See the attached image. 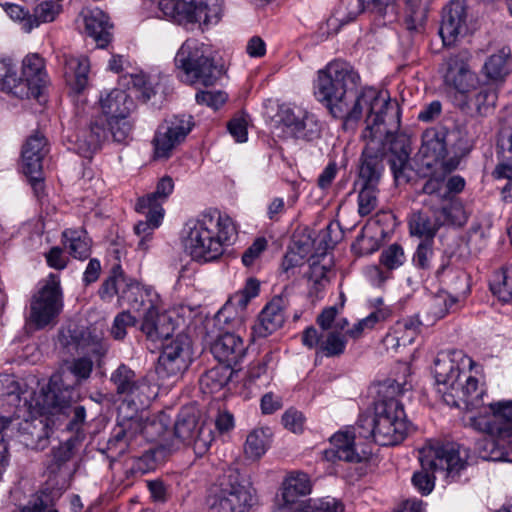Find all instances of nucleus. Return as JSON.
<instances>
[{
	"label": "nucleus",
	"mask_w": 512,
	"mask_h": 512,
	"mask_svg": "<svg viewBox=\"0 0 512 512\" xmlns=\"http://www.w3.org/2000/svg\"><path fill=\"white\" fill-rule=\"evenodd\" d=\"M314 94L329 114L341 121L345 132L355 133L365 115L361 139L381 132L397 133L400 129L398 104L387 93L361 87L358 71L346 61H331L318 71Z\"/></svg>",
	"instance_id": "f257e3e1"
},
{
	"label": "nucleus",
	"mask_w": 512,
	"mask_h": 512,
	"mask_svg": "<svg viewBox=\"0 0 512 512\" xmlns=\"http://www.w3.org/2000/svg\"><path fill=\"white\" fill-rule=\"evenodd\" d=\"M411 389V385L388 379L379 390L380 399L375 405L373 417H361L357 422L359 436L372 437L381 446H393L401 443L411 428L403 404L397 396Z\"/></svg>",
	"instance_id": "f03ea898"
},
{
	"label": "nucleus",
	"mask_w": 512,
	"mask_h": 512,
	"mask_svg": "<svg viewBox=\"0 0 512 512\" xmlns=\"http://www.w3.org/2000/svg\"><path fill=\"white\" fill-rule=\"evenodd\" d=\"M396 133H378L362 138L365 142L354 186H379L385 171L384 158L390 152L389 164L397 185L407 184L412 177L410 148Z\"/></svg>",
	"instance_id": "7ed1b4c3"
},
{
	"label": "nucleus",
	"mask_w": 512,
	"mask_h": 512,
	"mask_svg": "<svg viewBox=\"0 0 512 512\" xmlns=\"http://www.w3.org/2000/svg\"><path fill=\"white\" fill-rule=\"evenodd\" d=\"M186 227L185 249L199 263L218 260L237 235L233 220L217 210L202 213L188 221Z\"/></svg>",
	"instance_id": "20e7f679"
},
{
	"label": "nucleus",
	"mask_w": 512,
	"mask_h": 512,
	"mask_svg": "<svg viewBox=\"0 0 512 512\" xmlns=\"http://www.w3.org/2000/svg\"><path fill=\"white\" fill-rule=\"evenodd\" d=\"M458 357L468 362L471 367L473 361L466 358L461 352H441L434 360L433 373L438 385V392L442 394L443 401L454 407L463 403L468 409H476L482 405L484 390L479 388V381L472 375L460 370L456 363Z\"/></svg>",
	"instance_id": "39448f33"
},
{
	"label": "nucleus",
	"mask_w": 512,
	"mask_h": 512,
	"mask_svg": "<svg viewBox=\"0 0 512 512\" xmlns=\"http://www.w3.org/2000/svg\"><path fill=\"white\" fill-rule=\"evenodd\" d=\"M421 470L414 472L412 484L422 494L434 488V473L441 472L455 481L467 466L469 450L458 443L429 442L419 450Z\"/></svg>",
	"instance_id": "423d86ee"
},
{
	"label": "nucleus",
	"mask_w": 512,
	"mask_h": 512,
	"mask_svg": "<svg viewBox=\"0 0 512 512\" xmlns=\"http://www.w3.org/2000/svg\"><path fill=\"white\" fill-rule=\"evenodd\" d=\"M488 408L486 414L469 419L472 428L496 437L486 442L489 454L483 458L512 463V400L490 403Z\"/></svg>",
	"instance_id": "0eeeda50"
},
{
	"label": "nucleus",
	"mask_w": 512,
	"mask_h": 512,
	"mask_svg": "<svg viewBox=\"0 0 512 512\" xmlns=\"http://www.w3.org/2000/svg\"><path fill=\"white\" fill-rule=\"evenodd\" d=\"M175 64L190 84L212 86L222 73L210 56L209 47L196 39H187L181 45L175 56Z\"/></svg>",
	"instance_id": "6e6552de"
},
{
	"label": "nucleus",
	"mask_w": 512,
	"mask_h": 512,
	"mask_svg": "<svg viewBox=\"0 0 512 512\" xmlns=\"http://www.w3.org/2000/svg\"><path fill=\"white\" fill-rule=\"evenodd\" d=\"M253 500V494L239 472L230 469L211 487L208 504L212 512H247Z\"/></svg>",
	"instance_id": "1a4fd4ad"
},
{
	"label": "nucleus",
	"mask_w": 512,
	"mask_h": 512,
	"mask_svg": "<svg viewBox=\"0 0 512 512\" xmlns=\"http://www.w3.org/2000/svg\"><path fill=\"white\" fill-rule=\"evenodd\" d=\"M174 182L171 177L164 176L156 186V190L142 198H139L136 204V210L145 216L144 221H139L135 227V234L140 238L138 248L146 251L149 247L148 243L152 239L155 229L162 222L164 216L163 202L172 193Z\"/></svg>",
	"instance_id": "9d476101"
},
{
	"label": "nucleus",
	"mask_w": 512,
	"mask_h": 512,
	"mask_svg": "<svg viewBox=\"0 0 512 512\" xmlns=\"http://www.w3.org/2000/svg\"><path fill=\"white\" fill-rule=\"evenodd\" d=\"M63 310V293L59 278L50 274L30 300L27 323L40 330L54 326Z\"/></svg>",
	"instance_id": "9b49d317"
},
{
	"label": "nucleus",
	"mask_w": 512,
	"mask_h": 512,
	"mask_svg": "<svg viewBox=\"0 0 512 512\" xmlns=\"http://www.w3.org/2000/svg\"><path fill=\"white\" fill-rule=\"evenodd\" d=\"M34 395L35 392L28 398L32 404L30 409L24 408L23 402H21L20 411L17 409L15 411V414H17V418L15 420L20 418L22 410L28 411L31 414L29 418H25L16 424L17 437L19 442L27 448L32 450H44L50 443V436L53 431L54 423L49 416L42 412H38V409L34 408Z\"/></svg>",
	"instance_id": "f8f14e48"
},
{
	"label": "nucleus",
	"mask_w": 512,
	"mask_h": 512,
	"mask_svg": "<svg viewBox=\"0 0 512 512\" xmlns=\"http://www.w3.org/2000/svg\"><path fill=\"white\" fill-rule=\"evenodd\" d=\"M470 61V52L460 50L446 56L441 65L444 84L461 95H467L476 90L480 84L478 75L470 66Z\"/></svg>",
	"instance_id": "ddd939ff"
},
{
	"label": "nucleus",
	"mask_w": 512,
	"mask_h": 512,
	"mask_svg": "<svg viewBox=\"0 0 512 512\" xmlns=\"http://www.w3.org/2000/svg\"><path fill=\"white\" fill-rule=\"evenodd\" d=\"M447 136L448 130L444 126L430 127L423 132L418 152L423 166L428 169L439 166L446 172H452L458 167L457 157L445 160L448 152Z\"/></svg>",
	"instance_id": "4468645a"
},
{
	"label": "nucleus",
	"mask_w": 512,
	"mask_h": 512,
	"mask_svg": "<svg viewBox=\"0 0 512 512\" xmlns=\"http://www.w3.org/2000/svg\"><path fill=\"white\" fill-rule=\"evenodd\" d=\"M110 381L118 395L125 396L129 402L127 407H134V411L143 409L150 404L152 398L151 386L148 381L137 376L127 365L121 364L112 372Z\"/></svg>",
	"instance_id": "2eb2a0df"
},
{
	"label": "nucleus",
	"mask_w": 512,
	"mask_h": 512,
	"mask_svg": "<svg viewBox=\"0 0 512 512\" xmlns=\"http://www.w3.org/2000/svg\"><path fill=\"white\" fill-rule=\"evenodd\" d=\"M277 117L279 127L288 137L312 141L320 136L316 116L300 107L282 106Z\"/></svg>",
	"instance_id": "dca6fc26"
},
{
	"label": "nucleus",
	"mask_w": 512,
	"mask_h": 512,
	"mask_svg": "<svg viewBox=\"0 0 512 512\" xmlns=\"http://www.w3.org/2000/svg\"><path fill=\"white\" fill-rule=\"evenodd\" d=\"M193 125L190 115H175L166 120L153 139L155 159H168L176 145L192 130Z\"/></svg>",
	"instance_id": "f3484780"
},
{
	"label": "nucleus",
	"mask_w": 512,
	"mask_h": 512,
	"mask_svg": "<svg viewBox=\"0 0 512 512\" xmlns=\"http://www.w3.org/2000/svg\"><path fill=\"white\" fill-rule=\"evenodd\" d=\"M174 435L183 444L192 446L197 455L205 454L214 440L210 426L199 422L194 414L182 412L174 425Z\"/></svg>",
	"instance_id": "a211bd4d"
},
{
	"label": "nucleus",
	"mask_w": 512,
	"mask_h": 512,
	"mask_svg": "<svg viewBox=\"0 0 512 512\" xmlns=\"http://www.w3.org/2000/svg\"><path fill=\"white\" fill-rule=\"evenodd\" d=\"M48 83L44 59L39 54H29L22 61L21 75L15 97L20 99L39 98Z\"/></svg>",
	"instance_id": "6ab92c4d"
},
{
	"label": "nucleus",
	"mask_w": 512,
	"mask_h": 512,
	"mask_svg": "<svg viewBox=\"0 0 512 512\" xmlns=\"http://www.w3.org/2000/svg\"><path fill=\"white\" fill-rule=\"evenodd\" d=\"M191 359V341L187 335L179 334L163 345L157 372L166 377L180 375L189 367Z\"/></svg>",
	"instance_id": "aec40b11"
},
{
	"label": "nucleus",
	"mask_w": 512,
	"mask_h": 512,
	"mask_svg": "<svg viewBox=\"0 0 512 512\" xmlns=\"http://www.w3.org/2000/svg\"><path fill=\"white\" fill-rule=\"evenodd\" d=\"M468 18V8L464 0H452L443 8L439 35L445 46L454 44L459 37L470 32Z\"/></svg>",
	"instance_id": "412c9836"
},
{
	"label": "nucleus",
	"mask_w": 512,
	"mask_h": 512,
	"mask_svg": "<svg viewBox=\"0 0 512 512\" xmlns=\"http://www.w3.org/2000/svg\"><path fill=\"white\" fill-rule=\"evenodd\" d=\"M75 391L63 384L58 376H53L47 386L41 389V394L35 401L34 408L46 414L68 413L74 401Z\"/></svg>",
	"instance_id": "4be33fe9"
},
{
	"label": "nucleus",
	"mask_w": 512,
	"mask_h": 512,
	"mask_svg": "<svg viewBox=\"0 0 512 512\" xmlns=\"http://www.w3.org/2000/svg\"><path fill=\"white\" fill-rule=\"evenodd\" d=\"M289 305L288 297L281 293L268 302L258 316V320L253 326V336L266 338L279 328L285 321V309Z\"/></svg>",
	"instance_id": "5701e85b"
},
{
	"label": "nucleus",
	"mask_w": 512,
	"mask_h": 512,
	"mask_svg": "<svg viewBox=\"0 0 512 512\" xmlns=\"http://www.w3.org/2000/svg\"><path fill=\"white\" fill-rule=\"evenodd\" d=\"M124 405L119 407V413L117 417V424L122 432H124L126 440L130 443L131 447L133 442L140 434H144L147 439L154 440L155 435H162L164 427L160 422L156 420L143 421V418L137 414L138 411H134V407L131 409V414L123 412Z\"/></svg>",
	"instance_id": "b1692460"
},
{
	"label": "nucleus",
	"mask_w": 512,
	"mask_h": 512,
	"mask_svg": "<svg viewBox=\"0 0 512 512\" xmlns=\"http://www.w3.org/2000/svg\"><path fill=\"white\" fill-rule=\"evenodd\" d=\"M311 490V480L306 473H291L282 483L281 496L277 502L279 509L294 512L299 504L307 501L301 498L309 495Z\"/></svg>",
	"instance_id": "393cba45"
},
{
	"label": "nucleus",
	"mask_w": 512,
	"mask_h": 512,
	"mask_svg": "<svg viewBox=\"0 0 512 512\" xmlns=\"http://www.w3.org/2000/svg\"><path fill=\"white\" fill-rule=\"evenodd\" d=\"M174 329L175 326L171 316L165 312L160 313L152 300H149L141 324V331L147 339L153 342L168 340L173 335Z\"/></svg>",
	"instance_id": "a878e982"
},
{
	"label": "nucleus",
	"mask_w": 512,
	"mask_h": 512,
	"mask_svg": "<svg viewBox=\"0 0 512 512\" xmlns=\"http://www.w3.org/2000/svg\"><path fill=\"white\" fill-rule=\"evenodd\" d=\"M323 459L328 462L345 461L358 463L365 456L355 449V434L350 431L337 432L330 438V447L322 452Z\"/></svg>",
	"instance_id": "bb28decb"
},
{
	"label": "nucleus",
	"mask_w": 512,
	"mask_h": 512,
	"mask_svg": "<svg viewBox=\"0 0 512 512\" xmlns=\"http://www.w3.org/2000/svg\"><path fill=\"white\" fill-rule=\"evenodd\" d=\"M210 350L219 363L232 367L244 357L246 348L240 336L227 332L214 340Z\"/></svg>",
	"instance_id": "cd10ccee"
},
{
	"label": "nucleus",
	"mask_w": 512,
	"mask_h": 512,
	"mask_svg": "<svg viewBox=\"0 0 512 512\" xmlns=\"http://www.w3.org/2000/svg\"><path fill=\"white\" fill-rule=\"evenodd\" d=\"M34 390L28 389L25 383L17 381L9 375L0 376V408L5 406L15 407L18 411L23 407L30 409L32 407L29 397L32 396Z\"/></svg>",
	"instance_id": "c85d7f7f"
},
{
	"label": "nucleus",
	"mask_w": 512,
	"mask_h": 512,
	"mask_svg": "<svg viewBox=\"0 0 512 512\" xmlns=\"http://www.w3.org/2000/svg\"><path fill=\"white\" fill-rule=\"evenodd\" d=\"M83 22L86 33L92 37L97 46L106 47L112 38L109 17L100 9H94L83 15Z\"/></svg>",
	"instance_id": "c756f323"
},
{
	"label": "nucleus",
	"mask_w": 512,
	"mask_h": 512,
	"mask_svg": "<svg viewBox=\"0 0 512 512\" xmlns=\"http://www.w3.org/2000/svg\"><path fill=\"white\" fill-rule=\"evenodd\" d=\"M99 103L106 118L128 117L134 108L132 97L122 89H113L101 95Z\"/></svg>",
	"instance_id": "7c9ffc66"
},
{
	"label": "nucleus",
	"mask_w": 512,
	"mask_h": 512,
	"mask_svg": "<svg viewBox=\"0 0 512 512\" xmlns=\"http://www.w3.org/2000/svg\"><path fill=\"white\" fill-rule=\"evenodd\" d=\"M90 63L85 56H64V76L76 93H81L88 85Z\"/></svg>",
	"instance_id": "2f4dec72"
},
{
	"label": "nucleus",
	"mask_w": 512,
	"mask_h": 512,
	"mask_svg": "<svg viewBox=\"0 0 512 512\" xmlns=\"http://www.w3.org/2000/svg\"><path fill=\"white\" fill-rule=\"evenodd\" d=\"M389 0H342L339 5L338 17L329 20V25L333 21L339 24H345L353 21L357 15L365 8L383 14Z\"/></svg>",
	"instance_id": "473e14b6"
},
{
	"label": "nucleus",
	"mask_w": 512,
	"mask_h": 512,
	"mask_svg": "<svg viewBox=\"0 0 512 512\" xmlns=\"http://www.w3.org/2000/svg\"><path fill=\"white\" fill-rule=\"evenodd\" d=\"M510 57V49L501 48L486 59L481 69L482 74L491 82H502L510 73Z\"/></svg>",
	"instance_id": "72a5a7b5"
},
{
	"label": "nucleus",
	"mask_w": 512,
	"mask_h": 512,
	"mask_svg": "<svg viewBox=\"0 0 512 512\" xmlns=\"http://www.w3.org/2000/svg\"><path fill=\"white\" fill-rule=\"evenodd\" d=\"M432 169L433 172L424 182L420 193L428 196V199L423 201L424 205L431 204V206H436V204L447 201L445 175L451 172H446L439 168V166L433 167Z\"/></svg>",
	"instance_id": "f704fd0d"
},
{
	"label": "nucleus",
	"mask_w": 512,
	"mask_h": 512,
	"mask_svg": "<svg viewBox=\"0 0 512 512\" xmlns=\"http://www.w3.org/2000/svg\"><path fill=\"white\" fill-rule=\"evenodd\" d=\"M62 237L63 245L72 257L85 260L90 256L92 240L85 230L66 229Z\"/></svg>",
	"instance_id": "c9c22d12"
},
{
	"label": "nucleus",
	"mask_w": 512,
	"mask_h": 512,
	"mask_svg": "<svg viewBox=\"0 0 512 512\" xmlns=\"http://www.w3.org/2000/svg\"><path fill=\"white\" fill-rule=\"evenodd\" d=\"M223 0H194L193 23L206 27L217 24L223 13Z\"/></svg>",
	"instance_id": "e433bc0d"
},
{
	"label": "nucleus",
	"mask_w": 512,
	"mask_h": 512,
	"mask_svg": "<svg viewBox=\"0 0 512 512\" xmlns=\"http://www.w3.org/2000/svg\"><path fill=\"white\" fill-rule=\"evenodd\" d=\"M432 209L433 216H429L424 212H417L412 215L409 222L412 235L432 240L438 229L442 226L435 206H432Z\"/></svg>",
	"instance_id": "4c0bfd02"
},
{
	"label": "nucleus",
	"mask_w": 512,
	"mask_h": 512,
	"mask_svg": "<svg viewBox=\"0 0 512 512\" xmlns=\"http://www.w3.org/2000/svg\"><path fill=\"white\" fill-rule=\"evenodd\" d=\"M90 341V334L83 327L69 325L59 334V343L68 353L74 354L85 351Z\"/></svg>",
	"instance_id": "58836bf2"
},
{
	"label": "nucleus",
	"mask_w": 512,
	"mask_h": 512,
	"mask_svg": "<svg viewBox=\"0 0 512 512\" xmlns=\"http://www.w3.org/2000/svg\"><path fill=\"white\" fill-rule=\"evenodd\" d=\"M194 0H160L159 9L171 20L182 23H193Z\"/></svg>",
	"instance_id": "ea45409f"
},
{
	"label": "nucleus",
	"mask_w": 512,
	"mask_h": 512,
	"mask_svg": "<svg viewBox=\"0 0 512 512\" xmlns=\"http://www.w3.org/2000/svg\"><path fill=\"white\" fill-rule=\"evenodd\" d=\"M232 373V367L225 364L209 369L200 378L201 389L211 394L220 391L229 383Z\"/></svg>",
	"instance_id": "a19ab883"
},
{
	"label": "nucleus",
	"mask_w": 512,
	"mask_h": 512,
	"mask_svg": "<svg viewBox=\"0 0 512 512\" xmlns=\"http://www.w3.org/2000/svg\"><path fill=\"white\" fill-rule=\"evenodd\" d=\"M151 291L142 287L138 282L128 279L123 291L120 294V301L126 303L134 310L144 308L147 311Z\"/></svg>",
	"instance_id": "79ce46f5"
},
{
	"label": "nucleus",
	"mask_w": 512,
	"mask_h": 512,
	"mask_svg": "<svg viewBox=\"0 0 512 512\" xmlns=\"http://www.w3.org/2000/svg\"><path fill=\"white\" fill-rule=\"evenodd\" d=\"M270 429L269 428H257L252 430L246 439L244 445V452L250 459H259L267 451L270 444Z\"/></svg>",
	"instance_id": "37998d69"
},
{
	"label": "nucleus",
	"mask_w": 512,
	"mask_h": 512,
	"mask_svg": "<svg viewBox=\"0 0 512 512\" xmlns=\"http://www.w3.org/2000/svg\"><path fill=\"white\" fill-rule=\"evenodd\" d=\"M432 0H406V28L418 31L426 22Z\"/></svg>",
	"instance_id": "c03bdc74"
},
{
	"label": "nucleus",
	"mask_w": 512,
	"mask_h": 512,
	"mask_svg": "<svg viewBox=\"0 0 512 512\" xmlns=\"http://www.w3.org/2000/svg\"><path fill=\"white\" fill-rule=\"evenodd\" d=\"M489 285L492 293L500 301H512V266L496 271Z\"/></svg>",
	"instance_id": "a18cd8bd"
},
{
	"label": "nucleus",
	"mask_w": 512,
	"mask_h": 512,
	"mask_svg": "<svg viewBox=\"0 0 512 512\" xmlns=\"http://www.w3.org/2000/svg\"><path fill=\"white\" fill-rule=\"evenodd\" d=\"M128 278L125 276L121 266L115 265L112 268L111 275L102 283L99 289V295L102 300L110 302L115 295L120 294L127 283Z\"/></svg>",
	"instance_id": "49530a36"
},
{
	"label": "nucleus",
	"mask_w": 512,
	"mask_h": 512,
	"mask_svg": "<svg viewBox=\"0 0 512 512\" xmlns=\"http://www.w3.org/2000/svg\"><path fill=\"white\" fill-rule=\"evenodd\" d=\"M441 225L451 224L462 226L467 221L464 208L461 203L452 201V199L439 203V207L435 206Z\"/></svg>",
	"instance_id": "de8ad7c7"
},
{
	"label": "nucleus",
	"mask_w": 512,
	"mask_h": 512,
	"mask_svg": "<svg viewBox=\"0 0 512 512\" xmlns=\"http://www.w3.org/2000/svg\"><path fill=\"white\" fill-rule=\"evenodd\" d=\"M60 12V5L54 1H44L36 6L34 14L24 24V30L30 32L40 23L52 22Z\"/></svg>",
	"instance_id": "09e8293b"
},
{
	"label": "nucleus",
	"mask_w": 512,
	"mask_h": 512,
	"mask_svg": "<svg viewBox=\"0 0 512 512\" xmlns=\"http://www.w3.org/2000/svg\"><path fill=\"white\" fill-rule=\"evenodd\" d=\"M497 98L496 89L486 85L481 87L480 90L469 99V101H465L461 105V108H469L471 102L475 106L477 112L482 115L485 114L488 109L495 106Z\"/></svg>",
	"instance_id": "8fccbe9b"
},
{
	"label": "nucleus",
	"mask_w": 512,
	"mask_h": 512,
	"mask_svg": "<svg viewBox=\"0 0 512 512\" xmlns=\"http://www.w3.org/2000/svg\"><path fill=\"white\" fill-rule=\"evenodd\" d=\"M347 338L338 331H328L320 344V351L326 357H337L345 352Z\"/></svg>",
	"instance_id": "3c124183"
},
{
	"label": "nucleus",
	"mask_w": 512,
	"mask_h": 512,
	"mask_svg": "<svg viewBox=\"0 0 512 512\" xmlns=\"http://www.w3.org/2000/svg\"><path fill=\"white\" fill-rule=\"evenodd\" d=\"M75 442L72 439L60 444L52 450V459L47 466L50 474H58L69 462L74 454Z\"/></svg>",
	"instance_id": "603ef678"
},
{
	"label": "nucleus",
	"mask_w": 512,
	"mask_h": 512,
	"mask_svg": "<svg viewBox=\"0 0 512 512\" xmlns=\"http://www.w3.org/2000/svg\"><path fill=\"white\" fill-rule=\"evenodd\" d=\"M358 191V213L361 217L370 215L378 207L377 186H354Z\"/></svg>",
	"instance_id": "864d4df0"
},
{
	"label": "nucleus",
	"mask_w": 512,
	"mask_h": 512,
	"mask_svg": "<svg viewBox=\"0 0 512 512\" xmlns=\"http://www.w3.org/2000/svg\"><path fill=\"white\" fill-rule=\"evenodd\" d=\"M65 372L70 373L75 378L76 384L86 381L93 371V361L89 357L73 358L63 363Z\"/></svg>",
	"instance_id": "5fc2aeb1"
},
{
	"label": "nucleus",
	"mask_w": 512,
	"mask_h": 512,
	"mask_svg": "<svg viewBox=\"0 0 512 512\" xmlns=\"http://www.w3.org/2000/svg\"><path fill=\"white\" fill-rule=\"evenodd\" d=\"M294 512H344V506L335 498L308 499L299 504Z\"/></svg>",
	"instance_id": "6e6d98bb"
},
{
	"label": "nucleus",
	"mask_w": 512,
	"mask_h": 512,
	"mask_svg": "<svg viewBox=\"0 0 512 512\" xmlns=\"http://www.w3.org/2000/svg\"><path fill=\"white\" fill-rule=\"evenodd\" d=\"M455 302L456 299L445 291H441L434 295L430 299L427 312L428 316H431V321L443 318Z\"/></svg>",
	"instance_id": "4d7b16f0"
},
{
	"label": "nucleus",
	"mask_w": 512,
	"mask_h": 512,
	"mask_svg": "<svg viewBox=\"0 0 512 512\" xmlns=\"http://www.w3.org/2000/svg\"><path fill=\"white\" fill-rule=\"evenodd\" d=\"M18 87V76L12 60L0 58V90L15 96Z\"/></svg>",
	"instance_id": "13d9d810"
},
{
	"label": "nucleus",
	"mask_w": 512,
	"mask_h": 512,
	"mask_svg": "<svg viewBox=\"0 0 512 512\" xmlns=\"http://www.w3.org/2000/svg\"><path fill=\"white\" fill-rule=\"evenodd\" d=\"M107 128L115 142L124 143L130 137L132 124L128 117H111L107 118Z\"/></svg>",
	"instance_id": "bf43d9fd"
},
{
	"label": "nucleus",
	"mask_w": 512,
	"mask_h": 512,
	"mask_svg": "<svg viewBox=\"0 0 512 512\" xmlns=\"http://www.w3.org/2000/svg\"><path fill=\"white\" fill-rule=\"evenodd\" d=\"M406 260L404 250L401 245L393 243L386 247L380 255V263L389 270L399 268Z\"/></svg>",
	"instance_id": "052dcab7"
},
{
	"label": "nucleus",
	"mask_w": 512,
	"mask_h": 512,
	"mask_svg": "<svg viewBox=\"0 0 512 512\" xmlns=\"http://www.w3.org/2000/svg\"><path fill=\"white\" fill-rule=\"evenodd\" d=\"M100 149V146L86 127L79 130L75 139V150L79 155L85 158H91L92 155Z\"/></svg>",
	"instance_id": "680f3d73"
},
{
	"label": "nucleus",
	"mask_w": 512,
	"mask_h": 512,
	"mask_svg": "<svg viewBox=\"0 0 512 512\" xmlns=\"http://www.w3.org/2000/svg\"><path fill=\"white\" fill-rule=\"evenodd\" d=\"M387 317V312L384 310H377L369 314L367 317L359 320L356 324L353 325L351 329H348L345 333L346 336H349L353 339H358L362 336L363 331L365 329H371L374 325L382 320H385Z\"/></svg>",
	"instance_id": "e2e57ef3"
},
{
	"label": "nucleus",
	"mask_w": 512,
	"mask_h": 512,
	"mask_svg": "<svg viewBox=\"0 0 512 512\" xmlns=\"http://www.w3.org/2000/svg\"><path fill=\"white\" fill-rule=\"evenodd\" d=\"M136 324V318L128 311L117 314L113 320L110 333L115 340H123L127 335V328Z\"/></svg>",
	"instance_id": "0e129e2a"
},
{
	"label": "nucleus",
	"mask_w": 512,
	"mask_h": 512,
	"mask_svg": "<svg viewBox=\"0 0 512 512\" xmlns=\"http://www.w3.org/2000/svg\"><path fill=\"white\" fill-rule=\"evenodd\" d=\"M496 154L498 159L512 161V128H502L497 137Z\"/></svg>",
	"instance_id": "69168bd1"
},
{
	"label": "nucleus",
	"mask_w": 512,
	"mask_h": 512,
	"mask_svg": "<svg viewBox=\"0 0 512 512\" xmlns=\"http://www.w3.org/2000/svg\"><path fill=\"white\" fill-rule=\"evenodd\" d=\"M122 431L123 430H121L116 423L115 427L112 429L111 436L107 443L108 450L117 456L125 454L132 448L128 440H126L124 432Z\"/></svg>",
	"instance_id": "338daca9"
},
{
	"label": "nucleus",
	"mask_w": 512,
	"mask_h": 512,
	"mask_svg": "<svg viewBox=\"0 0 512 512\" xmlns=\"http://www.w3.org/2000/svg\"><path fill=\"white\" fill-rule=\"evenodd\" d=\"M86 128L91 133L92 137L100 146V148L109 138L107 118L105 116L99 115L94 117L91 119L89 125Z\"/></svg>",
	"instance_id": "774afa93"
}]
</instances>
